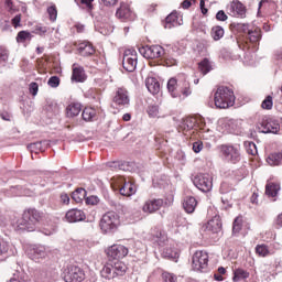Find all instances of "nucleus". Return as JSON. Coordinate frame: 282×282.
<instances>
[{"instance_id": "obj_1", "label": "nucleus", "mask_w": 282, "mask_h": 282, "mask_svg": "<svg viewBox=\"0 0 282 282\" xmlns=\"http://www.w3.org/2000/svg\"><path fill=\"white\" fill-rule=\"evenodd\" d=\"M43 214L32 208L24 210L22 219L18 221V228L20 230H28V232H34L36 230V224L41 221Z\"/></svg>"}, {"instance_id": "obj_2", "label": "nucleus", "mask_w": 282, "mask_h": 282, "mask_svg": "<svg viewBox=\"0 0 282 282\" xmlns=\"http://www.w3.org/2000/svg\"><path fill=\"white\" fill-rule=\"evenodd\" d=\"M214 102L217 109H228L235 105V93L226 86H220L215 93Z\"/></svg>"}, {"instance_id": "obj_3", "label": "nucleus", "mask_w": 282, "mask_h": 282, "mask_svg": "<svg viewBox=\"0 0 282 282\" xmlns=\"http://www.w3.org/2000/svg\"><path fill=\"white\" fill-rule=\"evenodd\" d=\"M99 227L104 235H113L120 228V216L115 212L106 213L100 219Z\"/></svg>"}, {"instance_id": "obj_4", "label": "nucleus", "mask_w": 282, "mask_h": 282, "mask_svg": "<svg viewBox=\"0 0 282 282\" xmlns=\"http://www.w3.org/2000/svg\"><path fill=\"white\" fill-rule=\"evenodd\" d=\"M63 279L65 282H83L85 271L78 265H68L64 269Z\"/></svg>"}, {"instance_id": "obj_5", "label": "nucleus", "mask_w": 282, "mask_h": 282, "mask_svg": "<svg viewBox=\"0 0 282 282\" xmlns=\"http://www.w3.org/2000/svg\"><path fill=\"white\" fill-rule=\"evenodd\" d=\"M122 65L126 72H135V67H138V52L134 48L124 51Z\"/></svg>"}, {"instance_id": "obj_6", "label": "nucleus", "mask_w": 282, "mask_h": 282, "mask_svg": "<svg viewBox=\"0 0 282 282\" xmlns=\"http://www.w3.org/2000/svg\"><path fill=\"white\" fill-rule=\"evenodd\" d=\"M192 268L196 272H204L208 268V253L196 251L192 258Z\"/></svg>"}, {"instance_id": "obj_7", "label": "nucleus", "mask_w": 282, "mask_h": 282, "mask_svg": "<svg viewBox=\"0 0 282 282\" xmlns=\"http://www.w3.org/2000/svg\"><path fill=\"white\" fill-rule=\"evenodd\" d=\"M220 151L225 160L231 162V164H237V162L241 160V152H239V148L235 145H221Z\"/></svg>"}, {"instance_id": "obj_8", "label": "nucleus", "mask_w": 282, "mask_h": 282, "mask_svg": "<svg viewBox=\"0 0 282 282\" xmlns=\"http://www.w3.org/2000/svg\"><path fill=\"white\" fill-rule=\"evenodd\" d=\"M193 182L196 188L203 193H208L213 188V176L210 174H198Z\"/></svg>"}, {"instance_id": "obj_9", "label": "nucleus", "mask_w": 282, "mask_h": 282, "mask_svg": "<svg viewBox=\"0 0 282 282\" xmlns=\"http://www.w3.org/2000/svg\"><path fill=\"white\" fill-rule=\"evenodd\" d=\"M140 55L144 58H162L164 47L161 45H147L139 48Z\"/></svg>"}, {"instance_id": "obj_10", "label": "nucleus", "mask_w": 282, "mask_h": 282, "mask_svg": "<svg viewBox=\"0 0 282 282\" xmlns=\"http://www.w3.org/2000/svg\"><path fill=\"white\" fill-rule=\"evenodd\" d=\"M112 102L116 107H128L129 102H131V99L129 98V90L124 87L117 88Z\"/></svg>"}, {"instance_id": "obj_11", "label": "nucleus", "mask_w": 282, "mask_h": 282, "mask_svg": "<svg viewBox=\"0 0 282 282\" xmlns=\"http://www.w3.org/2000/svg\"><path fill=\"white\" fill-rule=\"evenodd\" d=\"M227 12L230 17H237L238 19H246V6L239 0H232L227 6Z\"/></svg>"}, {"instance_id": "obj_12", "label": "nucleus", "mask_w": 282, "mask_h": 282, "mask_svg": "<svg viewBox=\"0 0 282 282\" xmlns=\"http://www.w3.org/2000/svg\"><path fill=\"white\" fill-rule=\"evenodd\" d=\"M164 206V200L161 198H149L147 199L142 205V212L145 213V215H153L154 213H158L160 208Z\"/></svg>"}, {"instance_id": "obj_13", "label": "nucleus", "mask_w": 282, "mask_h": 282, "mask_svg": "<svg viewBox=\"0 0 282 282\" xmlns=\"http://www.w3.org/2000/svg\"><path fill=\"white\" fill-rule=\"evenodd\" d=\"M50 252V249L45 246L39 245L33 246L29 249L28 254L32 259V261L39 262L42 259H45Z\"/></svg>"}, {"instance_id": "obj_14", "label": "nucleus", "mask_w": 282, "mask_h": 282, "mask_svg": "<svg viewBox=\"0 0 282 282\" xmlns=\"http://www.w3.org/2000/svg\"><path fill=\"white\" fill-rule=\"evenodd\" d=\"M257 129L259 133H278L279 123L272 121V119H262L258 122Z\"/></svg>"}, {"instance_id": "obj_15", "label": "nucleus", "mask_w": 282, "mask_h": 282, "mask_svg": "<svg viewBox=\"0 0 282 282\" xmlns=\"http://www.w3.org/2000/svg\"><path fill=\"white\" fill-rule=\"evenodd\" d=\"M109 259H124L129 254V249L122 245H112L107 249Z\"/></svg>"}, {"instance_id": "obj_16", "label": "nucleus", "mask_w": 282, "mask_h": 282, "mask_svg": "<svg viewBox=\"0 0 282 282\" xmlns=\"http://www.w3.org/2000/svg\"><path fill=\"white\" fill-rule=\"evenodd\" d=\"M119 193L123 195V197H131V195H135L138 191L135 185L131 182H127L124 178H120Z\"/></svg>"}, {"instance_id": "obj_17", "label": "nucleus", "mask_w": 282, "mask_h": 282, "mask_svg": "<svg viewBox=\"0 0 282 282\" xmlns=\"http://www.w3.org/2000/svg\"><path fill=\"white\" fill-rule=\"evenodd\" d=\"M85 212L80 209H70L66 213L65 219L68 224H76L78 221H85Z\"/></svg>"}, {"instance_id": "obj_18", "label": "nucleus", "mask_w": 282, "mask_h": 282, "mask_svg": "<svg viewBox=\"0 0 282 282\" xmlns=\"http://www.w3.org/2000/svg\"><path fill=\"white\" fill-rule=\"evenodd\" d=\"M116 17L121 21H133L135 19V14L131 12V9L127 4L120 6L116 12Z\"/></svg>"}, {"instance_id": "obj_19", "label": "nucleus", "mask_w": 282, "mask_h": 282, "mask_svg": "<svg viewBox=\"0 0 282 282\" xmlns=\"http://www.w3.org/2000/svg\"><path fill=\"white\" fill-rule=\"evenodd\" d=\"M77 50L80 56H93V54H96V48H94V45L87 41L80 42L77 45Z\"/></svg>"}, {"instance_id": "obj_20", "label": "nucleus", "mask_w": 282, "mask_h": 282, "mask_svg": "<svg viewBox=\"0 0 282 282\" xmlns=\"http://www.w3.org/2000/svg\"><path fill=\"white\" fill-rule=\"evenodd\" d=\"M205 229L214 234L221 232V218L215 216L205 225Z\"/></svg>"}, {"instance_id": "obj_21", "label": "nucleus", "mask_w": 282, "mask_h": 282, "mask_svg": "<svg viewBox=\"0 0 282 282\" xmlns=\"http://www.w3.org/2000/svg\"><path fill=\"white\" fill-rule=\"evenodd\" d=\"M100 276L104 282L113 281L116 279V272L113 271V264H106L100 270Z\"/></svg>"}, {"instance_id": "obj_22", "label": "nucleus", "mask_w": 282, "mask_h": 282, "mask_svg": "<svg viewBox=\"0 0 282 282\" xmlns=\"http://www.w3.org/2000/svg\"><path fill=\"white\" fill-rule=\"evenodd\" d=\"M145 86L150 94L155 95L160 93V82L155 77H148L145 79Z\"/></svg>"}, {"instance_id": "obj_23", "label": "nucleus", "mask_w": 282, "mask_h": 282, "mask_svg": "<svg viewBox=\"0 0 282 282\" xmlns=\"http://www.w3.org/2000/svg\"><path fill=\"white\" fill-rule=\"evenodd\" d=\"M83 110V106L78 102H72L66 107V116L67 118H76Z\"/></svg>"}, {"instance_id": "obj_24", "label": "nucleus", "mask_w": 282, "mask_h": 282, "mask_svg": "<svg viewBox=\"0 0 282 282\" xmlns=\"http://www.w3.org/2000/svg\"><path fill=\"white\" fill-rule=\"evenodd\" d=\"M183 208L188 214L195 213V208H197V199L193 196L185 197L184 203H183Z\"/></svg>"}, {"instance_id": "obj_25", "label": "nucleus", "mask_w": 282, "mask_h": 282, "mask_svg": "<svg viewBox=\"0 0 282 282\" xmlns=\"http://www.w3.org/2000/svg\"><path fill=\"white\" fill-rule=\"evenodd\" d=\"M46 147H50V141H37L28 145L31 153H39V151H45Z\"/></svg>"}, {"instance_id": "obj_26", "label": "nucleus", "mask_w": 282, "mask_h": 282, "mask_svg": "<svg viewBox=\"0 0 282 282\" xmlns=\"http://www.w3.org/2000/svg\"><path fill=\"white\" fill-rule=\"evenodd\" d=\"M196 124L197 120L195 118L189 117L181 122L180 129H182V131H191L192 129H195Z\"/></svg>"}, {"instance_id": "obj_27", "label": "nucleus", "mask_w": 282, "mask_h": 282, "mask_svg": "<svg viewBox=\"0 0 282 282\" xmlns=\"http://www.w3.org/2000/svg\"><path fill=\"white\" fill-rule=\"evenodd\" d=\"M85 69L83 67L73 68L72 80H75L76 83H85Z\"/></svg>"}, {"instance_id": "obj_28", "label": "nucleus", "mask_w": 282, "mask_h": 282, "mask_svg": "<svg viewBox=\"0 0 282 282\" xmlns=\"http://www.w3.org/2000/svg\"><path fill=\"white\" fill-rule=\"evenodd\" d=\"M112 270L116 276H124L127 274V264L122 261H117L112 264Z\"/></svg>"}, {"instance_id": "obj_29", "label": "nucleus", "mask_w": 282, "mask_h": 282, "mask_svg": "<svg viewBox=\"0 0 282 282\" xmlns=\"http://www.w3.org/2000/svg\"><path fill=\"white\" fill-rule=\"evenodd\" d=\"M279 191H281V185L276 183H268L265 186V195H268V197H276Z\"/></svg>"}, {"instance_id": "obj_30", "label": "nucleus", "mask_w": 282, "mask_h": 282, "mask_svg": "<svg viewBox=\"0 0 282 282\" xmlns=\"http://www.w3.org/2000/svg\"><path fill=\"white\" fill-rule=\"evenodd\" d=\"M180 22H177V13H171L165 18V25L166 30H171L172 28H177Z\"/></svg>"}, {"instance_id": "obj_31", "label": "nucleus", "mask_w": 282, "mask_h": 282, "mask_svg": "<svg viewBox=\"0 0 282 282\" xmlns=\"http://www.w3.org/2000/svg\"><path fill=\"white\" fill-rule=\"evenodd\" d=\"M86 197L87 191H85V188L83 187L75 189L72 194V199L76 202V204H80V202H83V199H85Z\"/></svg>"}, {"instance_id": "obj_32", "label": "nucleus", "mask_w": 282, "mask_h": 282, "mask_svg": "<svg viewBox=\"0 0 282 282\" xmlns=\"http://www.w3.org/2000/svg\"><path fill=\"white\" fill-rule=\"evenodd\" d=\"M267 162L270 164V166H279V164H282V153L270 154Z\"/></svg>"}, {"instance_id": "obj_33", "label": "nucleus", "mask_w": 282, "mask_h": 282, "mask_svg": "<svg viewBox=\"0 0 282 282\" xmlns=\"http://www.w3.org/2000/svg\"><path fill=\"white\" fill-rule=\"evenodd\" d=\"M82 118H83V120H85V122H91V120H94V118H96V109L85 108L83 110Z\"/></svg>"}, {"instance_id": "obj_34", "label": "nucleus", "mask_w": 282, "mask_h": 282, "mask_svg": "<svg viewBox=\"0 0 282 282\" xmlns=\"http://www.w3.org/2000/svg\"><path fill=\"white\" fill-rule=\"evenodd\" d=\"M212 39H214V41H220V39H224V28L221 26H213L212 28Z\"/></svg>"}, {"instance_id": "obj_35", "label": "nucleus", "mask_w": 282, "mask_h": 282, "mask_svg": "<svg viewBox=\"0 0 282 282\" xmlns=\"http://www.w3.org/2000/svg\"><path fill=\"white\" fill-rule=\"evenodd\" d=\"M250 43H259L261 41V29L250 30L248 33Z\"/></svg>"}, {"instance_id": "obj_36", "label": "nucleus", "mask_w": 282, "mask_h": 282, "mask_svg": "<svg viewBox=\"0 0 282 282\" xmlns=\"http://www.w3.org/2000/svg\"><path fill=\"white\" fill-rule=\"evenodd\" d=\"M249 276H250V273L248 271H246L243 269H237L235 271V275H234L232 280L235 282H237V281H241V279H248Z\"/></svg>"}, {"instance_id": "obj_37", "label": "nucleus", "mask_w": 282, "mask_h": 282, "mask_svg": "<svg viewBox=\"0 0 282 282\" xmlns=\"http://www.w3.org/2000/svg\"><path fill=\"white\" fill-rule=\"evenodd\" d=\"M46 12L48 14L50 21H52L53 23L54 21H56V19H58V10L56 9V4H52L51 7H48Z\"/></svg>"}, {"instance_id": "obj_38", "label": "nucleus", "mask_w": 282, "mask_h": 282, "mask_svg": "<svg viewBox=\"0 0 282 282\" xmlns=\"http://www.w3.org/2000/svg\"><path fill=\"white\" fill-rule=\"evenodd\" d=\"M175 89H177V79L171 78L167 82V90L172 94V98H177V94H175Z\"/></svg>"}, {"instance_id": "obj_39", "label": "nucleus", "mask_w": 282, "mask_h": 282, "mask_svg": "<svg viewBox=\"0 0 282 282\" xmlns=\"http://www.w3.org/2000/svg\"><path fill=\"white\" fill-rule=\"evenodd\" d=\"M199 70L202 72V74L204 76H206V74H208V72H210L212 67H210V62L205 58L199 63Z\"/></svg>"}, {"instance_id": "obj_40", "label": "nucleus", "mask_w": 282, "mask_h": 282, "mask_svg": "<svg viewBox=\"0 0 282 282\" xmlns=\"http://www.w3.org/2000/svg\"><path fill=\"white\" fill-rule=\"evenodd\" d=\"M148 116L150 118H160V107L152 105L148 107Z\"/></svg>"}, {"instance_id": "obj_41", "label": "nucleus", "mask_w": 282, "mask_h": 282, "mask_svg": "<svg viewBox=\"0 0 282 282\" xmlns=\"http://www.w3.org/2000/svg\"><path fill=\"white\" fill-rule=\"evenodd\" d=\"M256 253L259 257H268V254H270V250H268V246L265 245H258L256 247Z\"/></svg>"}, {"instance_id": "obj_42", "label": "nucleus", "mask_w": 282, "mask_h": 282, "mask_svg": "<svg viewBox=\"0 0 282 282\" xmlns=\"http://www.w3.org/2000/svg\"><path fill=\"white\" fill-rule=\"evenodd\" d=\"M181 94L184 98H188L193 94V90H191V83L184 82L183 86L181 88Z\"/></svg>"}, {"instance_id": "obj_43", "label": "nucleus", "mask_w": 282, "mask_h": 282, "mask_svg": "<svg viewBox=\"0 0 282 282\" xmlns=\"http://www.w3.org/2000/svg\"><path fill=\"white\" fill-rule=\"evenodd\" d=\"M9 56L10 53H8V50L0 48V67H6V63H8Z\"/></svg>"}, {"instance_id": "obj_44", "label": "nucleus", "mask_w": 282, "mask_h": 282, "mask_svg": "<svg viewBox=\"0 0 282 282\" xmlns=\"http://www.w3.org/2000/svg\"><path fill=\"white\" fill-rule=\"evenodd\" d=\"M162 281L163 282H177V276L170 272L162 273Z\"/></svg>"}, {"instance_id": "obj_45", "label": "nucleus", "mask_w": 282, "mask_h": 282, "mask_svg": "<svg viewBox=\"0 0 282 282\" xmlns=\"http://www.w3.org/2000/svg\"><path fill=\"white\" fill-rule=\"evenodd\" d=\"M234 28L238 32H242L243 34H248L250 32V29H249L248 24H246V23H234Z\"/></svg>"}, {"instance_id": "obj_46", "label": "nucleus", "mask_w": 282, "mask_h": 282, "mask_svg": "<svg viewBox=\"0 0 282 282\" xmlns=\"http://www.w3.org/2000/svg\"><path fill=\"white\" fill-rule=\"evenodd\" d=\"M246 151L249 153V155H257V144L254 142H247L246 143Z\"/></svg>"}, {"instance_id": "obj_47", "label": "nucleus", "mask_w": 282, "mask_h": 282, "mask_svg": "<svg viewBox=\"0 0 282 282\" xmlns=\"http://www.w3.org/2000/svg\"><path fill=\"white\" fill-rule=\"evenodd\" d=\"M8 250H10V243L3 239H0V256L8 254Z\"/></svg>"}, {"instance_id": "obj_48", "label": "nucleus", "mask_w": 282, "mask_h": 282, "mask_svg": "<svg viewBox=\"0 0 282 282\" xmlns=\"http://www.w3.org/2000/svg\"><path fill=\"white\" fill-rule=\"evenodd\" d=\"M31 34L26 31H20L17 36L18 43H23L24 41H28L30 39Z\"/></svg>"}, {"instance_id": "obj_49", "label": "nucleus", "mask_w": 282, "mask_h": 282, "mask_svg": "<svg viewBox=\"0 0 282 282\" xmlns=\"http://www.w3.org/2000/svg\"><path fill=\"white\" fill-rule=\"evenodd\" d=\"M48 87H53V89H56L58 85H61V78L58 76H52L47 82Z\"/></svg>"}, {"instance_id": "obj_50", "label": "nucleus", "mask_w": 282, "mask_h": 282, "mask_svg": "<svg viewBox=\"0 0 282 282\" xmlns=\"http://www.w3.org/2000/svg\"><path fill=\"white\" fill-rule=\"evenodd\" d=\"M108 166L110 169H120V171H129V169H127V163H119V162H111V163H108Z\"/></svg>"}, {"instance_id": "obj_51", "label": "nucleus", "mask_w": 282, "mask_h": 282, "mask_svg": "<svg viewBox=\"0 0 282 282\" xmlns=\"http://www.w3.org/2000/svg\"><path fill=\"white\" fill-rule=\"evenodd\" d=\"M274 102L272 101V96H267V98L262 101V109H272Z\"/></svg>"}, {"instance_id": "obj_52", "label": "nucleus", "mask_w": 282, "mask_h": 282, "mask_svg": "<svg viewBox=\"0 0 282 282\" xmlns=\"http://www.w3.org/2000/svg\"><path fill=\"white\" fill-rule=\"evenodd\" d=\"M241 231V218L237 217L234 220L232 232L237 234Z\"/></svg>"}, {"instance_id": "obj_53", "label": "nucleus", "mask_w": 282, "mask_h": 282, "mask_svg": "<svg viewBox=\"0 0 282 282\" xmlns=\"http://www.w3.org/2000/svg\"><path fill=\"white\" fill-rule=\"evenodd\" d=\"M202 149H204V143L202 141H196L193 143L194 153H200Z\"/></svg>"}, {"instance_id": "obj_54", "label": "nucleus", "mask_w": 282, "mask_h": 282, "mask_svg": "<svg viewBox=\"0 0 282 282\" xmlns=\"http://www.w3.org/2000/svg\"><path fill=\"white\" fill-rule=\"evenodd\" d=\"M217 21H228V15L224 10H220L216 13Z\"/></svg>"}, {"instance_id": "obj_55", "label": "nucleus", "mask_w": 282, "mask_h": 282, "mask_svg": "<svg viewBox=\"0 0 282 282\" xmlns=\"http://www.w3.org/2000/svg\"><path fill=\"white\" fill-rule=\"evenodd\" d=\"M29 89H30L32 96H36V94H39V84H36L34 82L31 83Z\"/></svg>"}, {"instance_id": "obj_56", "label": "nucleus", "mask_w": 282, "mask_h": 282, "mask_svg": "<svg viewBox=\"0 0 282 282\" xmlns=\"http://www.w3.org/2000/svg\"><path fill=\"white\" fill-rule=\"evenodd\" d=\"M93 2L94 0H75V3H77V6H86V8H91Z\"/></svg>"}, {"instance_id": "obj_57", "label": "nucleus", "mask_w": 282, "mask_h": 282, "mask_svg": "<svg viewBox=\"0 0 282 282\" xmlns=\"http://www.w3.org/2000/svg\"><path fill=\"white\" fill-rule=\"evenodd\" d=\"M165 65H166V67H173L174 65H177V59H175L173 57H166Z\"/></svg>"}, {"instance_id": "obj_58", "label": "nucleus", "mask_w": 282, "mask_h": 282, "mask_svg": "<svg viewBox=\"0 0 282 282\" xmlns=\"http://www.w3.org/2000/svg\"><path fill=\"white\" fill-rule=\"evenodd\" d=\"M11 21H12V25H14V28H19V25L21 23V14L15 15Z\"/></svg>"}, {"instance_id": "obj_59", "label": "nucleus", "mask_w": 282, "mask_h": 282, "mask_svg": "<svg viewBox=\"0 0 282 282\" xmlns=\"http://www.w3.org/2000/svg\"><path fill=\"white\" fill-rule=\"evenodd\" d=\"M0 28H1L2 32H8V30H10V22H8V21H2V22L0 23Z\"/></svg>"}, {"instance_id": "obj_60", "label": "nucleus", "mask_w": 282, "mask_h": 282, "mask_svg": "<svg viewBox=\"0 0 282 282\" xmlns=\"http://www.w3.org/2000/svg\"><path fill=\"white\" fill-rule=\"evenodd\" d=\"M40 281L47 282L50 281V275L45 273V271H42L39 276Z\"/></svg>"}, {"instance_id": "obj_61", "label": "nucleus", "mask_w": 282, "mask_h": 282, "mask_svg": "<svg viewBox=\"0 0 282 282\" xmlns=\"http://www.w3.org/2000/svg\"><path fill=\"white\" fill-rule=\"evenodd\" d=\"M61 202H62L63 204H66V205L69 204V195L63 193V194L61 195Z\"/></svg>"}, {"instance_id": "obj_62", "label": "nucleus", "mask_w": 282, "mask_h": 282, "mask_svg": "<svg viewBox=\"0 0 282 282\" xmlns=\"http://www.w3.org/2000/svg\"><path fill=\"white\" fill-rule=\"evenodd\" d=\"M199 6H200L202 13L206 14L208 12V9L205 8L206 2L204 0H200Z\"/></svg>"}, {"instance_id": "obj_63", "label": "nucleus", "mask_w": 282, "mask_h": 282, "mask_svg": "<svg viewBox=\"0 0 282 282\" xmlns=\"http://www.w3.org/2000/svg\"><path fill=\"white\" fill-rule=\"evenodd\" d=\"M251 204H259V194H257V193L252 194Z\"/></svg>"}, {"instance_id": "obj_64", "label": "nucleus", "mask_w": 282, "mask_h": 282, "mask_svg": "<svg viewBox=\"0 0 282 282\" xmlns=\"http://www.w3.org/2000/svg\"><path fill=\"white\" fill-rule=\"evenodd\" d=\"M192 3L189 0H185L182 2V8H184V10H188V8H191Z\"/></svg>"}]
</instances>
